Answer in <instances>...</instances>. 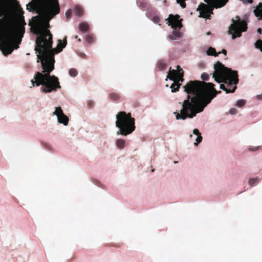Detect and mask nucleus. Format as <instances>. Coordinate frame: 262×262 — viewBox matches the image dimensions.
<instances>
[{
  "mask_svg": "<svg viewBox=\"0 0 262 262\" xmlns=\"http://www.w3.org/2000/svg\"><path fill=\"white\" fill-rule=\"evenodd\" d=\"M236 20L233 18L231 21L232 23L229 27L228 33L232 35V39L239 37L243 32L246 31L247 24L244 20H241L238 16H236Z\"/></svg>",
  "mask_w": 262,
  "mask_h": 262,
  "instance_id": "0eeeda50",
  "label": "nucleus"
},
{
  "mask_svg": "<svg viewBox=\"0 0 262 262\" xmlns=\"http://www.w3.org/2000/svg\"><path fill=\"white\" fill-rule=\"evenodd\" d=\"M214 69L213 77L215 81L218 83H224L220 84V89L226 91V93H233L237 88L233 85H236L238 82L237 72L225 67L220 61L214 64Z\"/></svg>",
  "mask_w": 262,
  "mask_h": 262,
  "instance_id": "20e7f679",
  "label": "nucleus"
},
{
  "mask_svg": "<svg viewBox=\"0 0 262 262\" xmlns=\"http://www.w3.org/2000/svg\"><path fill=\"white\" fill-rule=\"evenodd\" d=\"M221 52V53H222L225 55L227 54V51L225 49L222 50V52Z\"/></svg>",
  "mask_w": 262,
  "mask_h": 262,
  "instance_id": "7c9ffc66",
  "label": "nucleus"
},
{
  "mask_svg": "<svg viewBox=\"0 0 262 262\" xmlns=\"http://www.w3.org/2000/svg\"><path fill=\"white\" fill-rule=\"evenodd\" d=\"M220 54H221L220 52L216 53L215 49L212 47H209L207 51V54L208 55L214 56L215 57H216Z\"/></svg>",
  "mask_w": 262,
  "mask_h": 262,
  "instance_id": "dca6fc26",
  "label": "nucleus"
},
{
  "mask_svg": "<svg viewBox=\"0 0 262 262\" xmlns=\"http://www.w3.org/2000/svg\"><path fill=\"white\" fill-rule=\"evenodd\" d=\"M261 31H262L261 29H260V28H258V29H257V32H258L259 33H261Z\"/></svg>",
  "mask_w": 262,
  "mask_h": 262,
  "instance_id": "72a5a7b5",
  "label": "nucleus"
},
{
  "mask_svg": "<svg viewBox=\"0 0 262 262\" xmlns=\"http://www.w3.org/2000/svg\"><path fill=\"white\" fill-rule=\"evenodd\" d=\"M245 104V101L243 99L239 100L236 102V105L238 107H242Z\"/></svg>",
  "mask_w": 262,
  "mask_h": 262,
  "instance_id": "b1692460",
  "label": "nucleus"
},
{
  "mask_svg": "<svg viewBox=\"0 0 262 262\" xmlns=\"http://www.w3.org/2000/svg\"><path fill=\"white\" fill-rule=\"evenodd\" d=\"M116 126L119 128L117 135L127 136L132 134L135 129V119L132 117L130 113L122 111L116 115Z\"/></svg>",
  "mask_w": 262,
  "mask_h": 262,
  "instance_id": "39448f33",
  "label": "nucleus"
},
{
  "mask_svg": "<svg viewBox=\"0 0 262 262\" xmlns=\"http://www.w3.org/2000/svg\"><path fill=\"white\" fill-rule=\"evenodd\" d=\"M69 75L72 77H75L78 73V72L76 69L72 68L69 70Z\"/></svg>",
  "mask_w": 262,
  "mask_h": 262,
  "instance_id": "aec40b11",
  "label": "nucleus"
},
{
  "mask_svg": "<svg viewBox=\"0 0 262 262\" xmlns=\"http://www.w3.org/2000/svg\"><path fill=\"white\" fill-rule=\"evenodd\" d=\"M207 4L201 3L197 11H199L200 17L210 19L211 14H213V10L219 9L225 6L228 0H204Z\"/></svg>",
  "mask_w": 262,
  "mask_h": 262,
  "instance_id": "423d86ee",
  "label": "nucleus"
},
{
  "mask_svg": "<svg viewBox=\"0 0 262 262\" xmlns=\"http://www.w3.org/2000/svg\"><path fill=\"white\" fill-rule=\"evenodd\" d=\"M71 12L70 11H68L66 13V15L67 17V18H69L71 16Z\"/></svg>",
  "mask_w": 262,
  "mask_h": 262,
  "instance_id": "cd10ccee",
  "label": "nucleus"
},
{
  "mask_svg": "<svg viewBox=\"0 0 262 262\" xmlns=\"http://www.w3.org/2000/svg\"><path fill=\"white\" fill-rule=\"evenodd\" d=\"M258 149V147H250L249 150L251 151H256Z\"/></svg>",
  "mask_w": 262,
  "mask_h": 262,
  "instance_id": "c85d7f7f",
  "label": "nucleus"
},
{
  "mask_svg": "<svg viewBox=\"0 0 262 262\" xmlns=\"http://www.w3.org/2000/svg\"><path fill=\"white\" fill-rule=\"evenodd\" d=\"M74 38H75V39H78V36H77V35H75V37H74Z\"/></svg>",
  "mask_w": 262,
  "mask_h": 262,
  "instance_id": "e433bc0d",
  "label": "nucleus"
},
{
  "mask_svg": "<svg viewBox=\"0 0 262 262\" xmlns=\"http://www.w3.org/2000/svg\"><path fill=\"white\" fill-rule=\"evenodd\" d=\"M259 182V180L257 178H251V179H250L249 180V184L250 185V186H253V185H255L257 184H258V183Z\"/></svg>",
  "mask_w": 262,
  "mask_h": 262,
  "instance_id": "6ab92c4d",
  "label": "nucleus"
},
{
  "mask_svg": "<svg viewBox=\"0 0 262 262\" xmlns=\"http://www.w3.org/2000/svg\"><path fill=\"white\" fill-rule=\"evenodd\" d=\"M159 65L161 66L162 69H164L166 66V64L165 63H162L161 62H159Z\"/></svg>",
  "mask_w": 262,
  "mask_h": 262,
  "instance_id": "c756f323",
  "label": "nucleus"
},
{
  "mask_svg": "<svg viewBox=\"0 0 262 262\" xmlns=\"http://www.w3.org/2000/svg\"><path fill=\"white\" fill-rule=\"evenodd\" d=\"M26 25L23 16L18 19L14 28L9 20L0 18V49L5 55L11 54L14 49L19 48Z\"/></svg>",
  "mask_w": 262,
  "mask_h": 262,
  "instance_id": "7ed1b4c3",
  "label": "nucleus"
},
{
  "mask_svg": "<svg viewBox=\"0 0 262 262\" xmlns=\"http://www.w3.org/2000/svg\"><path fill=\"white\" fill-rule=\"evenodd\" d=\"M27 9L28 10H29L30 11H31L32 9L31 8H29L27 6Z\"/></svg>",
  "mask_w": 262,
  "mask_h": 262,
  "instance_id": "c9c22d12",
  "label": "nucleus"
},
{
  "mask_svg": "<svg viewBox=\"0 0 262 262\" xmlns=\"http://www.w3.org/2000/svg\"><path fill=\"white\" fill-rule=\"evenodd\" d=\"M201 79L204 81H207L209 79V75L206 73H203L201 75Z\"/></svg>",
  "mask_w": 262,
  "mask_h": 262,
  "instance_id": "393cba45",
  "label": "nucleus"
},
{
  "mask_svg": "<svg viewBox=\"0 0 262 262\" xmlns=\"http://www.w3.org/2000/svg\"><path fill=\"white\" fill-rule=\"evenodd\" d=\"M32 20L34 24L33 32L37 35L35 50L38 53L37 55V62L39 60L41 61L42 71L35 73L34 78L31 81V83L33 86L41 85L40 91L42 93L56 92L61 88V86L58 77L51 75L50 73L54 69V55L61 52L66 47L67 40L66 38L63 41L59 40L57 47L53 49L52 35L47 28L49 27V23H46V27H42L39 24L37 17H33Z\"/></svg>",
  "mask_w": 262,
  "mask_h": 262,
  "instance_id": "f257e3e1",
  "label": "nucleus"
},
{
  "mask_svg": "<svg viewBox=\"0 0 262 262\" xmlns=\"http://www.w3.org/2000/svg\"><path fill=\"white\" fill-rule=\"evenodd\" d=\"M212 83L199 80L189 81L183 86L188 94L182 104L180 113L175 112L177 120L192 118L196 114L203 111L204 108L221 91L214 88Z\"/></svg>",
  "mask_w": 262,
  "mask_h": 262,
  "instance_id": "f03ea898",
  "label": "nucleus"
},
{
  "mask_svg": "<svg viewBox=\"0 0 262 262\" xmlns=\"http://www.w3.org/2000/svg\"><path fill=\"white\" fill-rule=\"evenodd\" d=\"M171 38L172 39H174V38L172 37V36H171Z\"/></svg>",
  "mask_w": 262,
  "mask_h": 262,
  "instance_id": "58836bf2",
  "label": "nucleus"
},
{
  "mask_svg": "<svg viewBox=\"0 0 262 262\" xmlns=\"http://www.w3.org/2000/svg\"><path fill=\"white\" fill-rule=\"evenodd\" d=\"M126 141L124 139H118L116 141V145L117 147L120 149H123L125 146Z\"/></svg>",
  "mask_w": 262,
  "mask_h": 262,
  "instance_id": "ddd939ff",
  "label": "nucleus"
},
{
  "mask_svg": "<svg viewBox=\"0 0 262 262\" xmlns=\"http://www.w3.org/2000/svg\"><path fill=\"white\" fill-rule=\"evenodd\" d=\"M253 13L258 19L262 20V2L259 3L258 5L255 8Z\"/></svg>",
  "mask_w": 262,
  "mask_h": 262,
  "instance_id": "f8f14e48",
  "label": "nucleus"
},
{
  "mask_svg": "<svg viewBox=\"0 0 262 262\" xmlns=\"http://www.w3.org/2000/svg\"><path fill=\"white\" fill-rule=\"evenodd\" d=\"M53 114L57 117L58 121L60 123H62L64 125H68L69 122V118L66 115L64 114L60 107H56L55 111L53 113Z\"/></svg>",
  "mask_w": 262,
  "mask_h": 262,
  "instance_id": "9b49d317",
  "label": "nucleus"
},
{
  "mask_svg": "<svg viewBox=\"0 0 262 262\" xmlns=\"http://www.w3.org/2000/svg\"><path fill=\"white\" fill-rule=\"evenodd\" d=\"M90 28L88 23L83 22L80 24L79 26V30L82 32H85L89 30Z\"/></svg>",
  "mask_w": 262,
  "mask_h": 262,
  "instance_id": "4468645a",
  "label": "nucleus"
},
{
  "mask_svg": "<svg viewBox=\"0 0 262 262\" xmlns=\"http://www.w3.org/2000/svg\"><path fill=\"white\" fill-rule=\"evenodd\" d=\"M257 97L258 99L262 100V94L257 95Z\"/></svg>",
  "mask_w": 262,
  "mask_h": 262,
  "instance_id": "2f4dec72",
  "label": "nucleus"
},
{
  "mask_svg": "<svg viewBox=\"0 0 262 262\" xmlns=\"http://www.w3.org/2000/svg\"><path fill=\"white\" fill-rule=\"evenodd\" d=\"M140 6H142V7H145L146 6V3H144V2H143V3H141L140 4Z\"/></svg>",
  "mask_w": 262,
  "mask_h": 262,
  "instance_id": "473e14b6",
  "label": "nucleus"
},
{
  "mask_svg": "<svg viewBox=\"0 0 262 262\" xmlns=\"http://www.w3.org/2000/svg\"><path fill=\"white\" fill-rule=\"evenodd\" d=\"M109 97L112 100H118L120 99V96L118 93L112 92L109 95Z\"/></svg>",
  "mask_w": 262,
  "mask_h": 262,
  "instance_id": "f3484780",
  "label": "nucleus"
},
{
  "mask_svg": "<svg viewBox=\"0 0 262 262\" xmlns=\"http://www.w3.org/2000/svg\"><path fill=\"white\" fill-rule=\"evenodd\" d=\"M42 8L45 15L49 19L60 12L58 0H43Z\"/></svg>",
  "mask_w": 262,
  "mask_h": 262,
  "instance_id": "6e6552de",
  "label": "nucleus"
},
{
  "mask_svg": "<svg viewBox=\"0 0 262 262\" xmlns=\"http://www.w3.org/2000/svg\"><path fill=\"white\" fill-rule=\"evenodd\" d=\"M176 1H177V3L178 4H179L182 8H185L186 7V3H185L186 0H176Z\"/></svg>",
  "mask_w": 262,
  "mask_h": 262,
  "instance_id": "5701e85b",
  "label": "nucleus"
},
{
  "mask_svg": "<svg viewBox=\"0 0 262 262\" xmlns=\"http://www.w3.org/2000/svg\"><path fill=\"white\" fill-rule=\"evenodd\" d=\"M78 41L79 42H80L81 41V39L80 38H78Z\"/></svg>",
  "mask_w": 262,
  "mask_h": 262,
  "instance_id": "4c0bfd02",
  "label": "nucleus"
},
{
  "mask_svg": "<svg viewBox=\"0 0 262 262\" xmlns=\"http://www.w3.org/2000/svg\"><path fill=\"white\" fill-rule=\"evenodd\" d=\"M75 12L76 15L80 16L82 15V14L83 13V10L81 7H76L75 8Z\"/></svg>",
  "mask_w": 262,
  "mask_h": 262,
  "instance_id": "a211bd4d",
  "label": "nucleus"
},
{
  "mask_svg": "<svg viewBox=\"0 0 262 262\" xmlns=\"http://www.w3.org/2000/svg\"><path fill=\"white\" fill-rule=\"evenodd\" d=\"M193 133L197 136V138L196 139V143H194V145H197L198 143L202 141V137L201 136V133L198 129H193Z\"/></svg>",
  "mask_w": 262,
  "mask_h": 262,
  "instance_id": "2eb2a0df",
  "label": "nucleus"
},
{
  "mask_svg": "<svg viewBox=\"0 0 262 262\" xmlns=\"http://www.w3.org/2000/svg\"><path fill=\"white\" fill-rule=\"evenodd\" d=\"M177 70H170L168 74L167 78L174 81V82L171 84L170 89L171 92L174 93L179 91V88L181 84L179 83V81H183L184 79L183 77V70L180 68L179 66H177Z\"/></svg>",
  "mask_w": 262,
  "mask_h": 262,
  "instance_id": "1a4fd4ad",
  "label": "nucleus"
},
{
  "mask_svg": "<svg viewBox=\"0 0 262 262\" xmlns=\"http://www.w3.org/2000/svg\"><path fill=\"white\" fill-rule=\"evenodd\" d=\"M94 36L91 35H87L85 38L86 41L90 43H93L94 41Z\"/></svg>",
  "mask_w": 262,
  "mask_h": 262,
  "instance_id": "4be33fe9",
  "label": "nucleus"
},
{
  "mask_svg": "<svg viewBox=\"0 0 262 262\" xmlns=\"http://www.w3.org/2000/svg\"><path fill=\"white\" fill-rule=\"evenodd\" d=\"M210 34H211V33H210V32H209V31L206 33V35H210Z\"/></svg>",
  "mask_w": 262,
  "mask_h": 262,
  "instance_id": "f704fd0d",
  "label": "nucleus"
},
{
  "mask_svg": "<svg viewBox=\"0 0 262 262\" xmlns=\"http://www.w3.org/2000/svg\"><path fill=\"white\" fill-rule=\"evenodd\" d=\"M255 47L259 49L262 52V40L259 39L255 43Z\"/></svg>",
  "mask_w": 262,
  "mask_h": 262,
  "instance_id": "412c9836",
  "label": "nucleus"
},
{
  "mask_svg": "<svg viewBox=\"0 0 262 262\" xmlns=\"http://www.w3.org/2000/svg\"><path fill=\"white\" fill-rule=\"evenodd\" d=\"M153 20L155 23H158L160 21V19L159 17L156 16L153 18Z\"/></svg>",
  "mask_w": 262,
  "mask_h": 262,
  "instance_id": "bb28decb",
  "label": "nucleus"
},
{
  "mask_svg": "<svg viewBox=\"0 0 262 262\" xmlns=\"http://www.w3.org/2000/svg\"><path fill=\"white\" fill-rule=\"evenodd\" d=\"M229 113L232 115H234L236 113V110L234 108H231L230 110Z\"/></svg>",
  "mask_w": 262,
  "mask_h": 262,
  "instance_id": "a878e982",
  "label": "nucleus"
},
{
  "mask_svg": "<svg viewBox=\"0 0 262 262\" xmlns=\"http://www.w3.org/2000/svg\"><path fill=\"white\" fill-rule=\"evenodd\" d=\"M180 16L177 15L170 14L168 18L166 19L167 24L169 26H171L173 30L172 34L176 37H180V33L179 30L182 27V19H180Z\"/></svg>",
  "mask_w": 262,
  "mask_h": 262,
  "instance_id": "9d476101",
  "label": "nucleus"
}]
</instances>
